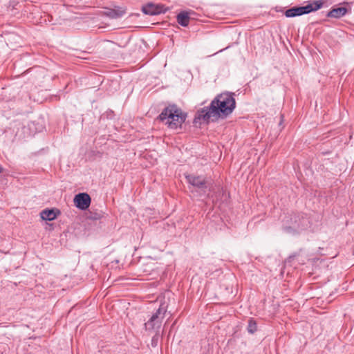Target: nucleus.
<instances>
[{
  "label": "nucleus",
  "instance_id": "nucleus-1",
  "mask_svg": "<svg viewBox=\"0 0 354 354\" xmlns=\"http://www.w3.org/2000/svg\"><path fill=\"white\" fill-rule=\"evenodd\" d=\"M236 106L233 93H223L218 95L209 106H205L197 111L194 117L195 123L201 121L209 122L211 117L227 116L232 113Z\"/></svg>",
  "mask_w": 354,
  "mask_h": 354
},
{
  "label": "nucleus",
  "instance_id": "nucleus-2",
  "mask_svg": "<svg viewBox=\"0 0 354 354\" xmlns=\"http://www.w3.org/2000/svg\"><path fill=\"white\" fill-rule=\"evenodd\" d=\"M186 118L187 114L174 104L165 108L158 116L160 120L165 122L169 128L172 129L180 127Z\"/></svg>",
  "mask_w": 354,
  "mask_h": 354
},
{
  "label": "nucleus",
  "instance_id": "nucleus-3",
  "mask_svg": "<svg viewBox=\"0 0 354 354\" xmlns=\"http://www.w3.org/2000/svg\"><path fill=\"white\" fill-rule=\"evenodd\" d=\"M283 222L284 231L292 235L300 233L310 226L308 218L304 214H295L293 216L287 217Z\"/></svg>",
  "mask_w": 354,
  "mask_h": 354
},
{
  "label": "nucleus",
  "instance_id": "nucleus-4",
  "mask_svg": "<svg viewBox=\"0 0 354 354\" xmlns=\"http://www.w3.org/2000/svg\"><path fill=\"white\" fill-rule=\"evenodd\" d=\"M167 310V306L163 304H160L159 308L152 313L151 317L145 324L146 330L159 332Z\"/></svg>",
  "mask_w": 354,
  "mask_h": 354
},
{
  "label": "nucleus",
  "instance_id": "nucleus-5",
  "mask_svg": "<svg viewBox=\"0 0 354 354\" xmlns=\"http://www.w3.org/2000/svg\"><path fill=\"white\" fill-rule=\"evenodd\" d=\"M322 1H314L304 6L294 7L288 9L285 12V15L287 17H295L304 14H308L313 11L319 10L322 7Z\"/></svg>",
  "mask_w": 354,
  "mask_h": 354
},
{
  "label": "nucleus",
  "instance_id": "nucleus-6",
  "mask_svg": "<svg viewBox=\"0 0 354 354\" xmlns=\"http://www.w3.org/2000/svg\"><path fill=\"white\" fill-rule=\"evenodd\" d=\"M185 177L189 184L206 194L208 186L205 177L195 175H187Z\"/></svg>",
  "mask_w": 354,
  "mask_h": 354
},
{
  "label": "nucleus",
  "instance_id": "nucleus-7",
  "mask_svg": "<svg viewBox=\"0 0 354 354\" xmlns=\"http://www.w3.org/2000/svg\"><path fill=\"white\" fill-rule=\"evenodd\" d=\"M74 203L78 209L81 210H86L90 206L91 197L86 193H80L75 195L74 198Z\"/></svg>",
  "mask_w": 354,
  "mask_h": 354
},
{
  "label": "nucleus",
  "instance_id": "nucleus-8",
  "mask_svg": "<svg viewBox=\"0 0 354 354\" xmlns=\"http://www.w3.org/2000/svg\"><path fill=\"white\" fill-rule=\"evenodd\" d=\"M167 8L162 4H154L152 3H147L142 8V11L149 15H156L160 13H165Z\"/></svg>",
  "mask_w": 354,
  "mask_h": 354
},
{
  "label": "nucleus",
  "instance_id": "nucleus-9",
  "mask_svg": "<svg viewBox=\"0 0 354 354\" xmlns=\"http://www.w3.org/2000/svg\"><path fill=\"white\" fill-rule=\"evenodd\" d=\"M126 14V10L122 7L107 9L104 12V15L113 19H117L122 17Z\"/></svg>",
  "mask_w": 354,
  "mask_h": 354
},
{
  "label": "nucleus",
  "instance_id": "nucleus-10",
  "mask_svg": "<svg viewBox=\"0 0 354 354\" xmlns=\"http://www.w3.org/2000/svg\"><path fill=\"white\" fill-rule=\"evenodd\" d=\"M177 22L183 27H187L189 24L190 17L187 11H183L176 16Z\"/></svg>",
  "mask_w": 354,
  "mask_h": 354
},
{
  "label": "nucleus",
  "instance_id": "nucleus-11",
  "mask_svg": "<svg viewBox=\"0 0 354 354\" xmlns=\"http://www.w3.org/2000/svg\"><path fill=\"white\" fill-rule=\"evenodd\" d=\"M347 9L344 7H339L332 9L327 16L333 18H340L346 15Z\"/></svg>",
  "mask_w": 354,
  "mask_h": 354
},
{
  "label": "nucleus",
  "instance_id": "nucleus-12",
  "mask_svg": "<svg viewBox=\"0 0 354 354\" xmlns=\"http://www.w3.org/2000/svg\"><path fill=\"white\" fill-rule=\"evenodd\" d=\"M57 215L53 209H44L41 212V217L43 220L53 221Z\"/></svg>",
  "mask_w": 354,
  "mask_h": 354
},
{
  "label": "nucleus",
  "instance_id": "nucleus-13",
  "mask_svg": "<svg viewBox=\"0 0 354 354\" xmlns=\"http://www.w3.org/2000/svg\"><path fill=\"white\" fill-rule=\"evenodd\" d=\"M257 326L256 322L253 319H250L249 322H248V333L253 334L254 333H255L257 331Z\"/></svg>",
  "mask_w": 354,
  "mask_h": 354
},
{
  "label": "nucleus",
  "instance_id": "nucleus-14",
  "mask_svg": "<svg viewBox=\"0 0 354 354\" xmlns=\"http://www.w3.org/2000/svg\"><path fill=\"white\" fill-rule=\"evenodd\" d=\"M160 339V333L159 332H156V334L152 337L151 344L153 347H156L158 346V342Z\"/></svg>",
  "mask_w": 354,
  "mask_h": 354
},
{
  "label": "nucleus",
  "instance_id": "nucleus-15",
  "mask_svg": "<svg viewBox=\"0 0 354 354\" xmlns=\"http://www.w3.org/2000/svg\"><path fill=\"white\" fill-rule=\"evenodd\" d=\"M225 194L224 193V192L218 188V193L215 195V197L213 195H212L211 196L208 195V196L211 197L212 198V201L214 203L215 201H218L219 200L218 197L221 195L224 196Z\"/></svg>",
  "mask_w": 354,
  "mask_h": 354
},
{
  "label": "nucleus",
  "instance_id": "nucleus-16",
  "mask_svg": "<svg viewBox=\"0 0 354 354\" xmlns=\"http://www.w3.org/2000/svg\"><path fill=\"white\" fill-rule=\"evenodd\" d=\"M1 171H2V168H1V167L0 166V173L1 172Z\"/></svg>",
  "mask_w": 354,
  "mask_h": 354
}]
</instances>
